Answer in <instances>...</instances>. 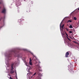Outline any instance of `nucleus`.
<instances>
[{"mask_svg":"<svg viewBox=\"0 0 79 79\" xmlns=\"http://www.w3.org/2000/svg\"><path fill=\"white\" fill-rule=\"evenodd\" d=\"M15 64L14 63H12L11 64V69L10 70V74H13L14 73V71L13 70V69H14V65Z\"/></svg>","mask_w":79,"mask_h":79,"instance_id":"nucleus-1","label":"nucleus"},{"mask_svg":"<svg viewBox=\"0 0 79 79\" xmlns=\"http://www.w3.org/2000/svg\"><path fill=\"white\" fill-rule=\"evenodd\" d=\"M17 52H18L16 51H14L12 52H11V54H9V55L8 56V57H11V55L12 54V53H15V54H16V53H17Z\"/></svg>","mask_w":79,"mask_h":79,"instance_id":"nucleus-2","label":"nucleus"},{"mask_svg":"<svg viewBox=\"0 0 79 79\" xmlns=\"http://www.w3.org/2000/svg\"><path fill=\"white\" fill-rule=\"evenodd\" d=\"M37 58H36V57H34L32 58V60L33 61H36V63H37V61H36V60H37Z\"/></svg>","mask_w":79,"mask_h":79,"instance_id":"nucleus-3","label":"nucleus"},{"mask_svg":"<svg viewBox=\"0 0 79 79\" xmlns=\"http://www.w3.org/2000/svg\"><path fill=\"white\" fill-rule=\"evenodd\" d=\"M18 22H19V23H20V24H20L21 26L23 25V22H22V21H21V19L20 20H18Z\"/></svg>","mask_w":79,"mask_h":79,"instance_id":"nucleus-4","label":"nucleus"},{"mask_svg":"<svg viewBox=\"0 0 79 79\" xmlns=\"http://www.w3.org/2000/svg\"><path fill=\"white\" fill-rule=\"evenodd\" d=\"M6 12V9L5 8H4L2 11V13H5V12Z\"/></svg>","mask_w":79,"mask_h":79,"instance_id":"nucleus-5","label":"nucleus"},{"mask_svg":"<svg viewBox=\"0 0 79 79\" xmlns=\"http://www.w3.org/2000/svg\"><path fill=\"white\" fill-rule=\"evenodd\" d=\"M69 52H67L65 54V56L66 58H67V57H68V55H69Z\"/></svg>","mask_w":79,"mask_h":79,"instance_id":"nucleus-6","label":"nucleus"},{"mask_svg":"<svg viewBox=\"0 0 79 79\" xmlns=\"http://www.w3.org/2000/svg\"><path fill=\"white\" fill-rule=\"evenodd\" d=\"M28 72L29 73H28L27 74H32V73L31 72H30V71H29V69H28Z\"/></svg>","mask_w":79,"mask_h":79,"instance_id":"nucleus-7","label":"nucleus"},{"mask_svg":"<svg viewBox=\"0 0 79 79\" xmlns=\"http://www.w3.org/2000/svg\"><path fill=\"white\" fill-rule=\"evenodd\" d=\"M3 3V1L2 0H0V4H2Z\"/></svg>","mask_w":79,"mask_h":79,"instance_id":"nucleus-8","label":"nucleus"},{"mask_svg":"<svg viewBox=\"0 0 79 79\" xmlns=\"http://www.w3.org/2000/svg\"><path fill=\"white\" fill-rule=\"evenodd\" d=\"M66 37L67 38L68 40H69V41H71V40H70V39H69V38H68V36H66Z\"/></svg>","mask_w":79,"mask_h":79,"instance_id":"nucleus-9","label":"nucleus"},{"mask_svg":"<svg viewBox=\"0 0 79 79\" xmlns=\"http://www.w3.org/2000/svg\"><path fill=\"white\" fill-rule=\"evenodd\" d=\"M64 24H63L62 26L61 27V28H62V29H63L64 28H63V27H64Z\"/></svg>","mask_w":79,"mask_h":79,"instance_id":"nucleus-10","label":"nucleus"},{"mask_svg":"<svg viewBox=\"0 0 79 79\" xmlns=\"http://www.w3.org/2000/svg\"><path fill=\"white\" fill-rule=\"evenodd\" d=\"M29 64L30 65H32V62H29Z\"/></svg>","mask_w":79,"mask_h":79,"instance_id":"nucleus-11","label":"nucleus"},{"mask_svg":"<svg viewBox=\"0 0 79 79\" xmlns=\"http://www.w3.org/2000/svg\"><path fill=\"white\" fill-rule=\"evenodd\" d=\"M69 27L70 28H73V26H72V25H70L69 26Z\"/></svg>","mask_w":79,"mask_h":79,"instance_id":"nucleus-12","label":"nucleus"},{"mask_svg":"<svg viewBox=\"0 0 79 79\" xmlns=\"http://www.w3.org/2000/svg\"><path fill=\"white\" fill-rule=\"evenodd\" d=\"M74 20H76L77 19V18L74 17Z\"/></svg>","mask_w":79,"mask_h":79,"instance_id":"nucleus-13","label":"nucleus"},{"mask_svg":"<svg viewBox=\"0 0 79 79\" xmlns=\"http://www.w3.org/2000/svg\"><path fill=\"white\" fill-rule=\"evenodd\" d=\"M69 22H70V23H71L72 22V21H71V20H69V21H68V23H69Z\"/></svg>","mask_w":79,"mask_h":79,"instance_id":"nucleus-14","label":"nucleus"},{"mask_svg":"<svg viewBox=\"0 0 79 79\" xmlns=\"http://www.w3.org/2000/svg\"><path fill=\"white\" fill-rule=\"evenodd\" d=\"M26 64L27 66H29V67H30V68H31V67H30V66H29V65H27V63H26Z\"/></svg>","mask_w":79,"mask_h":79,"instance_id":"nucleus-15","label":"nucleus"},{"mask_svg":"<svg viewBox=\"0 0 79 79\" xmlns=\"http://www.w3.org/2000/svg\"><path fill=\"white\" fill-rule=\"evenodd\" d=\"M37 74H38L39 75V71H37L36 72Z\"/></svg>","mask_w":79,"mask_h":79,"instance_id":"nucleus-16","label":"nucleus"},{"mask_svg":"<svg viewBox=\"0 0 79 79\" xmlns=\"http://www.w3.org/2000/svg\"><path fill=\"white\" fill-rule=\"evenodd\" d=\"M73 42H74V43L75 44H78L75 41H73Z\"/></svg>","mask_w":79,"mask_h":79,"instance_id":"nucleus-17","label":"nucleus"},{"mask_svg":"<svg viewBox=\"0 0 79 79\" xmlns=\"http://www.w3.org/2000/svg\"><path fill=\"white\" fill-rule=\"evenodd\" d=\"M32 61V60H31V58H30V62H31Z\"/></svg>","mask_w":79,"mask_h":79,"instance_id":"nucleus-18","label":"nucleus"},{"mask_svg":"<svg viewBox=\"0 0 79 79\" xmlns=\"http://www.w3.org/2000/svg\"><path fill=\"white\" fill-rule=\"evenodd\" d=\"M39 71H42V69H39Z\"/></svg>","mask_w":79,"mask_h":79,"instance_id":"nucleus-19","label":"nucleus"},{"mask_svg":"<svg viewBox=\"0 0 79 79\" xmlns=\"http://www.w3.org/2000/svg\"><path fill=\"white\" fill-rule=\"evenodd\" d=\"M65 34L67 35V37L68 36V34H67V33H65Z\"/></svg>","mask_w":79,"mask_h":79,"instance_id":"nucleus-20","label":"nucleus"},{"mask_svg":"<svg viewBox=\"0 0 79 79\" xmlns=\"http://www.w3.org/2000/svg\"><path fill=\"white\" fill-rule=\"evenodd\" d=\"M36 74V73H35L33 75V76H35Z\"/></svg>","mask_w":79,"mask_h":79,"instance_id":"nucleus-21","label":"nucleus"},{"mask_svg":"<svg viewBox=\"0 0 79 79\" xmlns=\"http://www.w3.org/2000/svg\"><path fill=\"white\" fill-rule=\"evenodd\" d=\"M69 33H72V31H69Z\"/></svg>","mask_w":79,"mask_h":79,"instance_id":"nucleus-22","label":"nucleus"},{"mask_svg":"<svg viewBox=\"0 0 79 79\" xmlns=\"http://www.w3.org/2000/svg\"><path fill=\"white\" fill-rule=\"evenodd\" d=\"M66 29L67 31H69V29H68L66 28Z\"/></svg>","mask_w":79,"mask_h":79,"instance_id":"nucleus-23","label":"nucleus"},{"mask_svg":"<svg viewBox=\"0 0 79 79\" xmlns=\"http://www.w3.org/2000/svg\"><path fill=\"white\" fill-rule=\"evenodd\" d=\"M10 79H13L12 78H11V77H10Z\"/></svg>","mask_w":79,"mask_h":79,"instance_id":"nucleus-24","label":"nucleus"},{"mask_svg":"<svg viewBox=\"0 0 79 79\" xmlns=\"http://www.w3.org/2000/svg\"><path fill=\"white\" fill-rule=\"evenodd\" d=\"M69 37H70V38H71V39H72V38H71V36H69Z\"/></svg>","mask_w":79,"mask_h":79,"instance_id":"nucleus-25","label":"nucleus"},{"mask_svg":"<svg viewBox=\"0 0 79 79\" xmlns=\"http://www.w3.org/2000/svg\"><path fill=\"white\" fill-rule=\"evenodd\" d=\"M1 19H2L1 18H0V21H1Z\"/></svg>","mask_w":79,"mask_h":79,"instance_id":"nucleus-26","label":"nucleus"},{"mask_svg":"<svg viewBox=\"0 0 79 79\" xmlns=\"http://www.w3.org/2000/svg\"><path fill=\"white\" fill-rule=\"evenodd\" d=\"M39 63H40V62L39 61Z\"/></svg>","mask_w":79,"mask_h":79,"instance_id":"nucleus-27","label":"nucleus"},{"mask_svg":"<svg viewBox=\"0 0 79 79\" xmlns=\"http://www.w3.org/2000/svg\"><path fill=\"white\" fill-rule=\"evenodd\" d=\"M18 4H16V5H18Z\"/></svg>","mask_w":79,"mask_h":79,"instance_id":"nucleus-28","label":"nucleus"},{"mask_svg":"<svg viewBox=\"0 0 79 79\" xmlns=\"http://www.w3.org/2000/svg\"><path fill=\"white\" fill-rule=\"evenodd\" d=\"M31 78L32 77V76H31Z\"/></svg>","mask_w":79,"mask_h":79,"instance_id":"nucleus-29","label":"nucleus"},{"mask_svg":"<svg viewBox=\"0 0 79 79\" xmlns=\"http://www.w3.org/2000/svg\"><path fill=\"white\" fill-rule=\"evenodd\" d=\"M78 10H79V9H78Z\"/></svg>","mask_w":79,"mask_h":79,"instance_id":"nucleus-30","label":"nucleus"},{"mask_svg":"<svg viewBox=\"0 0 79 79\" xmlns=\"http://www.w3.org/2000/svg\"><path fill=\"white\" fill-rule=\"evenodd\" d=\"M16 78H17V79H18V78H17V77H16Z\"/></svg>","mask_w":79,"mask_h":79,"instance_id":"nucleus-31","label":"nucleus"},{"mask_svg":"<svg viewBox=\"0 0 79 79\" xmlns=\"http://www.w3.org/2000/svg\"><path fill=\"white\" fill-rule=\"evenodd\" d=\"M60 26H61V25H60Z\"/></svg>","mask_w":79,"mask_h":79,"instance_id":"nucleus-32","label":"nucleus"},{"mask_svg":"<svg viewBox=\"0 0 79 79\" xmlns=\"http://www.w3.org/2000/svg\"><path fill=\"white\" fill-rule=\"evenodd\" d=\"M1 8V7H0V8Z\"/></svg>","mask_w":79,"mask_h":79,"instance_id":"nucleus-33","label":"nucleus"},{"mask_svg":"<svg viewBox=\"0 0 79 79\" xmlns=\"http://www.w3.org/2000/svg\"><path fill=\"white\" fill-rule=\"evenodd\" d=\"M61 24V23H60V24Z\"/></svg>","mask_w":79,"mask_h":79,"instance_id":"nucleus-34","label":"nucleus"},{"mask_svg":"<svg viewBox=\"0 0 79 79\" xmlns=\"http://www.w3.org/2000/svg\"><path fill=\"white\" fill-rule=\"evenodd\" d=\"M17 6L18 7V6Z\"/></svg>","mask_w":79,"mask_h":79,"instance_id":"nucleus-35","label":"nucleus"}]
</instances>
